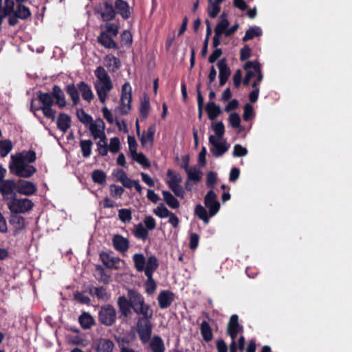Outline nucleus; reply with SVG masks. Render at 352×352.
Returning a JSON list of instances; mask_svg holds the SVG:
<instances>
[{"label": "nucleus", "mask_w": 352, "mask_h": 352, "mask_svg": "<svg viewBox=\"0 0 352 352\" xmlns=\"http://www.w3.org/2000/svg\"><path fill=\"white\" fill-rule=\"evenodd\" d=\"M66 93L69 96L72 100V105L76 106L80 102L79 89L78 85L74 83H69L66 85L65 89Z\"/></svg>", "instance_id": "nucleus-28"}, {"label": "nucleus", "mask_w": 352, "mask_h": 352, "mask_svg": "<svg viewBox=\"0 0 352 352\" xmlns=\"http://www.w3.org/2000/svg\"><path fill=\"white\" fill-rule=\"evenodd\" d=\"M112 243L114 249L122 253L126 252L130 246L129 239L120 234H115L113 236Z\"/></svg>", "instance_id": "nucleus-20"}, {"label": "nucleus", "mask_w": 352, "mask_h": 352, "mask_svg": "<svg viewBox=\"0 0 352 352\" xmlns=\"http://www.w3.org/2000/svg\"><path fill=\"white\" fill-rule=\"evenodd\" d=\"M205 206L209 210V216L214 217L220 210V203L217 200V195L213 190H210L204 197Z\"/></svg>", "instance_id": "nucleus-8"}, {"label": "nucleus", "mask_w": 352, "mask_h": 352, "mask_svg": "<svg viewBox=\"0 0 352 352\" xmlns=\"http://www.w3.org/2000/svg\"><path fill=\"white\" fill-rule=\"evenodd\" d=\"M159 263L157 257L154 255L148 258L146 263L144 274L146 276H153V272L158 268Z\"/></svg>", "instance_id": "nucleus-30"}, {"label": "nucleus", "mask_w": 352, "mask_h": 352, "mask_svg": "<svg viewBox=\"0 0 352 352\" xmlns=\"http://www.w3.org/2000/svg\"><path fill=\"white\" fill-rule=\"evenodd\" d=\"M217 67L219 70V85L223 86L228 81L230 76L231 71L226 63V59L225 58L221 59L218 62Z\"/></svg>", "instance_id": "nucleus-17"}, {"label": "nucleus", "mask_w": 352, "mask_h": 352, "mask_svg": "<svg viewBox=\"0 0 352 352\" xmlns=\"http://www.w3.org/2000/svg\"><path fill=\"white\" fill-rule=\"evenodd\" d=\"M135 268L138 272H145L146 258L142 254L136 253L133 256Z\"/></svg>", "instance_id": "nucleus-39"}, {"label": "nucleus", "mask_w": 352, "mask_h": 352, "mask_svg": "<svg viewBox=\"0 0 352 352\" xmlns=\"http://www.w3.org/2000/svg\"><path fill=\"white\" fill-rule=\"evenodd\" d=\"M206 111L208 114V119L210 120H214L221 113V109L220 107L214 102L210 101L206 104Z\"/></svg>", "instance_id": "nucleus-27"}, {"label": "nucleus", "mask_w": 352, "mask_h": 352, "mask_svg": "<svg viewBox=\"0 0 352 352\" xmlns=\"http://www.w3.org/2000/svg\"><path fill=\"white\" fill-rule=\"evenodd\" d=\"M171 212L163 204H160L153 210V213L161 219L168 217Z\"/></svg>", "instance_id": "nucleus-52"}, {"label": "nucleus", "mask_w": 352, "mask_h": 352, "mask_svg": "<svg viewBox=\"0 0 352 352\" xmlns=\"http://www.w3.org/2000/svg\"><path fill=\"white\" fill-rule=\"evenodd\" d=\"M10 170L17 177L23 178H30L36 172V167L32 165L14 162L10 166Z\"/></svg>", "instance_id": "nucleus-6"}, {"label": "nucleus", "mask_w": 352, "mask_h": 352, "mask_svg": "<svg viewBox=\"0 0 352 352\" xmlns=\"http://www.w3.org/2000/svg\"><path fill=\"white\" fill-rule=\"evenodd\" d=\"M229 122L232 128H238L241 124V118L237 113H232L229 116Z\"/></svg>", "instance_id": "nucleus-63"}, {"label": "nucleus", "mask_w": 352, "mask_h": 352, "mask_svg": "<svg viewBox=\"0 0 352 352\" xmlns=\"http://www.w3.org/2000/svg\"><path fill=\"white\" fill-rule=\"evenodd\" d=\"M72 120L70 116L65 113H60L56 120L58 129L63 133L67 132L70 128Z\"/></svg>", "instance_id": "nucleus-25"}, {"label": "nucleus", "mask_w": 352, "mask_h": 352, "mask_svg": "<svg viewBox=\"0 0 352 352\" xmlns=\"http://www.w3.org/2000/svg\"><path fill=\"white\" fill-rule=\"evenodd\" d=\"M9 221L16 231L23 230L25 226V218L19 214L12 213Z\"/></svg>", "instance_id": "nucleus-31"}, {"label": "nucleus", "mask_w": 352, "mask_h": 352, "mask_svg": "<svg viewBox=\"0 0 352 352\" xmlns=\"http://www.w3.org/2000/svg\"><path fill=\"white\" fill-rule=\"evenodd\" d=\"M16 191L20 195L31 196L36 192L37 187L32 182L20 179L17 182Z\"/></svg>", "instance_id": "nucleus-13"}, {"label": "nucleus", "mask_w": 352, "mask_h": 352, "mask_svg": "<svg viewBox=\"0 0 352 352\" xmlns=\"http://www.w3.org/2000/svg\"><path fill=\"white\" fill-rule=\"evenodd\" d=\"M115 10L124 20H127L131 17V9L129 4L126 1L116 0Z\"/></svg>", "instance_id": "nucleus-19"}, {"label": "nucleus", "mask_w": 352, "mask_h": 352, "mask_svg": "<svg viewBox=\"0 0 352 352\" xmlns=\"http://www.w3.org/2000/svg\"><path fill=\"white\" fill-rule=\"evenodd\" d=\"M212 129L218 138H221L225 133V126L222 121L212 124Z\"/></svg>", "instance_id": "nucleus-56"}, {"label": "nucleus", "mask_w": 352, "mask_h": 352, "mask_svg": "<svg viewBox=\"0 0 352 352\" xmlns=\"http://www.w3.org/2000/svg\"><path fill=\"white\" fill-rule=\"evenodd\" d=\"M209 143L211 144L210 152L215 157H221L229 149L230 145L226 140L219 141L213 135H210Z\"/></svg>", "instance_id": "nucleus-9"}, {"label": "nucleus", "mask_w": 352, "mask_h": 352, "mask_svg": "<svg viewBox=\"0 0 352 352\" xmlns=\"http://www.w3.org/2000/svg\"><path fill=\"white\" fill-rule=\"evenodd\" d=\"M201 88V83L199 82L197 85V106H198V118L199 120L201 119L202 115H203V107H204V99L201 94V92L200 91Z\"/></svg>", "instance_id": "nucleus-47"}, {"label": "nucleus", "mask_w": 352, "mask_h": 352, "mask_svg": "<svg viewBox=\"0 0 352 352\" xmlns=\"http://www.w3.org/2000/svg\"><path fill=\"white\" fill-rule=\"evenodd\" d=\"M94 87L100 102L104 104L108 94L113 89V83H94Z\"/></svg>", "instance_id": "nucleus-18"}, {"label": "nucleus", "mask_w": 352, "mask_h": 352, "mask_svg": "<svg viewBox=\"0 0 352 352\" xmlns=\"http://www.w3.org/2000/svg\"><path fill=\"white\" fill-rule=\"evenodd\" d=\"M98 42L107 49L118 50V43L107 32H102L98 36Z\"/></svg>", "instance_id": "nucleus-21"}, {"label": "nucleus", "mask_w": 352, "mask_h": 352, "mask_svg": "<svg viewBox=\"0 0 352 352\" xmlns=\"http://www.w3.org/2000/svg\"><path fill=\"white\" fill-rule=\"evenodd\" d=\"M175 300V294L170 290H162L160 292L157 300L160 309H166L171 305Z\"/></svg>", "instance_id": "nucleus-16"}, {"label": "nucleus", "mask_w": 352, "mask_h": 352, "mask_svg": "<svg viewBox=\"0 0 352 352\" xmlns=\"http://www.w3.org/2000/svg\"><path fill=\"white\" fill-rule=\"evenodd\" d=\"M111 253L112 252H102L100 254V258L107 268L117 270L118 267L116 264L120 261V259L118 257L111 256Z\"/></svg>", "instance_id": "nucleus-22"}, {"label": "nucleus", "mask_w": 352, "mask_h": 352, "mask_svg": "<svg viewBox=\"0 0 352 352\" xmlns=\"http://www.w3.org/2000/svg\"><path fill=\"white\" fill-rule=\"evenodd\" d=\"M133 234L138 239L145 241L148 237V231L144 227L142 223L134 226Z\"/></svg>", "instance_id": "nucleus-34"}, {"label": "nucleus", "mask_w": 352, "mask_h": 352, "mask_svg": "<svg viewBox=\"0 0 352 352\" xmlns=\"http://www.w3.org/2000/svg\"><path fill=\"white\" fill-rule=\"evenodd\" d=\"M200 331L204 340L208 342L212 340V329L207 321L204 320L201 323Z\"/></svg>", "instance_id": "nucleus-36"}, {"label": "nucleus", "mask_w": 352, "mask_h": 352, "mask_svg": "<svg viewBox=\"0 0 352 352\" xmlns=\"http://www.w3.org/2000/svg\"><path fill=\"white\" fill-rule=\"evenodd\" d=\"M230 25V22L227 19V15L226 13L221 14L220 16V21L217 24L214 28V32H219L220 34H223L225 30L228 28Z\"/></svg>", "instance_id": "nucleus-43"}, {"label": "nucleus", "mask_w": 352, "mask_h": 352, "mask_svg": "<svg viewBox=\"0 0 352 352\" xmlns=\"http://www.w3.org/2000/svg\"><path fill=\"white\" fill-rule=\"evenodd\" d=\"M94 292V294L99 299L107 300L109 299V295L106 292V289L101 287H94L93 288Z\"/></svg>", "instance_id": "nucleus-57"}, {"label": "nucleus", "mask_w": 352, "mask_h": 352, "mask_svg": "<svg viewBox=\"0 0 352 352\" xmlns=\"http://www.w3.org/2000/svg\"><path fill=\"white\" fill-rule=\"evenodd\" d=\"M186 173L188 176L187 180L193 181L195 183L199 182L202 177V172L196 167L190 168Z\"/></svg>", "instance_id": "nucleus-45"}, {"label": "nucleus", "mask_w": 352, "mask_h": 352, "mask_svg": "<svg viewBox=\"0 0 352 352\" xmlns=\"http://www.w3.org/2000/svg\"><path fill=\"white\" fill-rule=\"evenodd\" d=\"M92 145L93 142L91 140H80V146L84 157L87 158L91 155Z\"/></svg>", "instance_id": "nucleus-42"}, {"label": "nucleus", "mask_w": 352, "mask_h": 352, "mask_svg": "<svg viewBox=\"0 0 352 352\" xmlns=\"http://www.w3.org/2000/svg\"><path fill=\"white\" fill-rule=\"evenodd\" d=\"M243 331V327L239 322V316L236 314H232L229 319L227 324L226 333L232 340H235L239 333Z\"/></svg>", "instance_id": "nucleus-11"}, {"label": "nucleus", "mask_w": 352, "mask_h": 352, "mask_svg": "<svg viewBox=\"0 0 352 352\" xmlns=\"http://www.w3.org/2000/svg\"><path fill=\"white\" fill-rule=\"evenodd\" d=\"M14 12L16 14L20 19H27L31 16V12L30 9L23 4H18L16 11Z\"/></svg>", "instance_id": "nucleus-44"}, {"label": "nucleus", "mask_w": 352, "mask_h": 352, "mask_svg": "<svg viewBox=\"0 0 352 352\" xmlns=\"http://www.w3.org/2000/svg\"><path fill=\"white\" fill-rule=\"evenodd\" d=\"M109 151L113 153H118L120 149V142L118 137L112 138L110 140V144L109 147Z\"/></svg>", "instance_id": "nucleus-61"}, {"label": "nucleus", "mask_w": 352, "mask_h": 352, "mask_svg": "<svg viewBox=\"0 0 352 352\" xmlns=\"http://www.w3.org/2000/svg\"><path fill=\"white\" fill-rule=\"evenodd\" d=\"M117 305L120 314L118 318L122 322H126L132 314V308L129 298H127L124 296H120L117 300Z\"/></svg>", "instance_id": "nucleus-10"}, {"label": "nucleus", "mask_w": 352, "mask_h": 352, "mask_svg": "<svg viewBox=\"0 0 352 352\" xmlns=\"http://www.w3.org/2000/svg\"><path fill=\"white\" fill-rule=\"evenodd\" d=\"M8 207L12 213H25L34 207V203L28 198L18 199L12 197L8 201Z\"/></svg>", "instance_id": "nucleus-4"}, {"label": "nucleus", "mask_w": 352, "mask_h": 352, "mask_svg": "<svg viewBox=\"0 0 352 352\" xmlns=\"http://www.w3.org/2000/svg\"><path fill=\"white\" fill-rule=\"evenodd\" d=\"M254 69V72H255V75L256 74V80L255 81L258 82L259 83L263 80V74L261 72V64L258 61H247L244 65L243 69L245 70H248L249 69Z\"/></svg>", "instance_id": "nucleus-29"}, {"label": "nucleus", "mask_w": 352, "mask_h": 352, "mask_svg": "<svg viewBox=\"0 0 352 352\" xmlns=\"http://www.w3.org/2000/svg\"><path fill=\"white\" fill-rule=\"evenodd\" d=\"M262 30L258 26L250 27L248 30H246L244 36L242 40L244 42H246L249 40L254 38L256 36H260L262 35Z\"/></svg>", "instance_id": "nucleus-41"}, {"label": "nucleus", "mask_w": 352, "mask_h": 352, "mask_svg": "<svg viewBox=\"0 0 352 352\" xmlns=\"http://www.w3.org/2000/svg\"><path fill=\"white\" fill-rule=\"evenodd\" d=\"M100 14L102 21H110L115 19L116 12L113 6L110 3L105 1L103 3L102 10L100 12Z\"/></svg>", "instance_id": "nucleus-24"}, {"label": "nucleus", "mask_w": 352, "mask_h": 352, "mask_svg": "<svg viewBox=\"0 0 352 352\" xmlns=\"http://www.w3.org/2000/svg\"><path fill=\"white\" fill-rule=\"evenodd\" d=\"M166 175L170 178L168 185H174L182 182V179L179 174L175 173L173 170L168 169Z\"/></svg>", "instance_id": "nucleus-53"}, {"label": "nucleus", "mask_w": 352, "mask_h": 352, "mask_svg": "<svg viewBox=\"0 0 352 352\" xmlns=\"http://www.w3.org/2000/svg\"><path fill=\"white\" fill-rule=\"evenodd\" d=\"M78 322L84 329H89L94 324V318L87 312H83L78 318Z\"/></svg>", "instance_id": "nucleus-33"}, {"label": "nucleus", "mask_w": 352, "mask_h": 352, "mask_svg": "<svg viewBox=\"0 0 352 352\" xmlns=\"http://www.w3.org/2000/svg\"><path fill=\"white\" fill-rule=\"evenodd\" d=\"M219 4V3L213 1L212 0H209L208 12L210 17L214 19L218 15L221 10Z\"/></svg>", "instance_id": "nucleus-48"}, {"label": "nucleus", "mask_w": 352, "mask_h": 352, "mask_svg": "<svg viewBox=\"0 0 352 352\" xmlns=\"http://www.w3.org/2000/svg\"><path fill=\"white\" fill-rule=\"evenodd\" d=\"M145 284L146 292L148 294H152L156 289L157 285L155 281L153 278V276H148Z\"/></svg>", "instance_id": "nucleus-59"}, {"label": "nucleus", "mask_w": 352, "mask_h": 352, "mask_svg": "<svg viewBox=\"0 0 352 352\" xmlns=\"http://www.w3.org/2000/svg\"><path fill=\"white\" fill-rule=\"evenodd\" d=\"M195 214L199 219L202 220L204 223L208 224L209 223L210 217L209 216V211L208 212L201 204H198L195 206Z\"/></svg>", "instance_id": "nucleus-38"}, {"label": "nucleus", "mask_w": 352, "mask_h": 352, "mask_svg": "<svg viewBox=\"0 0 352 352\" xmlns=\"http://www.w3.org/2000/svg\"><path fill=\"white\" fill-rule=\"evenodd\" d=\"M254 115V109L253 107L249 104L247 103L244 105L243 107V118L245 121H249Z\"/></svg>", "instance_id": "nucleus-60"}, {"label": "nucleus", "mask_w": 352, "mask_h": 352, "mask_svg": "<svg viewBox=\"0 0 352 352\" xmlns=\"http://www.w3.org/2000/svg\"><path fill=\"white\" fill-rule=\"evenodd\" d=\"M11 158L14 162L30 164L36 161V155L33 150L23 151L16 156L12 155Z\"/></svg>", "instance_id": "nucleus-14"}, {"label": "nucleus", "mask_w": 352, "mask_h": 352, "mask_svg": "<svg viewBox=\"0 0 352 352\" xmlns=\"http://www.w3.org/2000/svg\"><path fill=\"white\" fill-rule=\"evenodd\" d=\"M115 348L113 342L107 338H100L96 342V352H113Z\"/></svg>", "instance_id": "nucleus-23"}, {"label": "nucleus", "mask_w": 352, "mask_h": 352, "mask_svg": "<svg viewBox=\"0 0 352 352\" xmlns=\"http://www.w3.org/2000/svg\"><path fill=\"white\" fill-rule=\"evenodd\" d=\"M153 311L142 316L137 321V331L141 342L143 344L147 343L151 337L152 324L150 320L153 318Z\"/></svg>", "instance_id": "nucleus-3"}, {"label": "nucleus", "mask_w": 352, "mask_h": 352, "mask_svg": "<svg viewBox=\"0 0 352 352\" xmlns=\"http://www.w3.org/2000/svg\"><path fill=\"white\" fill-rule=\"evenodd\" d=\"M217 182V173L213 171H210L208 173L206 176V186L210 190H213L214 188L215 184Z\"/></svg>", "instance_id": "nucleus-54"}, {"label": "nucleus", "mask_w": 352, "mask_h": 352, "mask_svg": "<svg viewBox=\"0 0 352 352\" xmlns=\"http://www.w3.org/2000/svg\"><path fill=\"white\" fill-rule=\"evenodd\" d=\"M127 296L131 308L137 315L147 316L148 314L153 311L151 306L145 302L144 297L140 292L129 289Z\"/></svg>", "instance_id": "nucleus-2"}, {"label": "nucleus", "mask_w": 352, "mask_h": 352, "mask_svg": "<svg viewBox=\"0 0 352 352\" xmlns=\"http://www.w3.org/2000/svg\"><path fill=\"white\" fill-rule=\"evenodd\" d=\"M110 195L113 197L121 198L124 190L122 187L117 186L116 184H111L109 186Z\"/></svg>", "instance_id": "nucleus-58"}, {"label": "nucleus", "mask_w": 352, "mask_h": 352, "mask_svg": "<svg viewBox=\"0 0 352 352\" xmlns=\"http://www.w3.org/2000/svg\"><path fill=\"white\" fill-rule=\"evenodd\" d=\"M78 88L79 91L81 93L83 100L90 102L94 99V95L90 85H89L87 83L84 81H80L78 84Z\"/></svg>", "instance_id": "nucleus-26"}, {"label": "nucleus", "mask_w": 352, "mask_h": 352, "mask_svg": "<svg viewBox=\"0 0 352 352\" xmlns=\"http://www.w3.org/2000/svg\"><path fill=\"white\" fill-rule=\"evenodd\" d=\"M131 155L133 160H134L138 164H141L144 168H148L150 166V163L148 159L142 153L135 152Z\"/></svg>", "instance_id": "nucleus-49"}, {"label": "nucleus", "mask_w": 352, "mask_h": 352, "mask_svg": "<svg viewBox=\"0 0 352 352\" xmlns=\"http://www.w3.org/2000/svg\"><path fill=\"white\" fill-rule=\"evenodd\" d=\"M248 154V150L241 144H235L232 155L234 157H243Z\"/></svg>", "instance_id": "nucleus-64"}, {"label": "nucleus", "mask_w": 352, "mask_h": 352, "mask_svg": "<svg viewBox=\"0 0 352 352\" xmlns=\"http://www.w3.org/2000/svg\"><path fill=\"white\" fill-rule=\"evenodd\" d=\"M91 178L94 183L104 185L107 182V175L102 170H94L91 173Z\"/></svg>", "instance_id": "nucleus-40"}, {"label": "nucleus", "mask_w": 352, "mask_h": 352, "mask_svg": "<svg viewBox=\"0 0 352 352\" xmlns=\"http://www.w3.org/2000/svg\"><path fill=\"white\" fill-rule=\"evenodd\" d=\"M106 31L111 37L116 36L119 32V27L117 24L107 23L105 25Z\"/></svg>", "instance_id": "nucleus-62"}, {"label": "nucleus", "mask_w": 352, "mask_h": 352, "mask_svg": "<svg viewBox=\"0 0 352 352\" xmlns=\"http://www.w3.org/2000/svg\"><path fill=\"white\" fill-rule=\"evenodd\" d=\"M132 101L131 87L129 82H126L122 87L120 98V112L122 115H126L131 110Z\"/></svg>", "instance_id": "nucleus-7"}, {"label": "nucleus", "mask_w": 352, "mask_h": 352, "mask_svg": "<svg viewBox=\"0 0 352 352\" xmlns=\"http://www.w3.org/2000/svg\"><path fill=\"white\" fill-rule=\"evenodd\" d=\"M163 199L166 204L172 209H177L179 208V201L167 190L162 191Z\"/></svg>", "instance_id": "nucleus-35"}, {"label": "nucleus", "mask_w": 352, "mask_h": 352, "mask_svg": "<svg viewBox=\"0 0 352 352\" xmlns=\"http://www.w3.org/2000/svg\"><path fill=\"white\" fill-rule=\"evenodd\" d=\"M155 133V125H150L146 131H144L142 134L139 138L142 147H146L148 145L149 148L153 146L154 143V135Z\"/></svg>", "instance_id": "nucleus-15"}, {"label": "nucleus", "mask_w": 352, "mask_h": 352, "mask_svg": "<svg viewBox=\"0 0 352 352\" xmlns=\"http://www.w3.org/2000/svg\"><path fill=\"white\" fill-rule=\"evenodd\" d=\"M12 149V143L10 140H1L0 141V155L2 157H4L8 155V154Z\"/></svg>", "instance_id": "nucleus-46"}, {"label": "nucleus", "mask_w": 352, "mask_h": 352, "mask_svg": "<svg viewBox=\"0 0 352 352\" xmlns=\"http://www.w3.org/2000/svg\"><path fill=\"white\" fill-rule=\"evenodd\" d=\"M17 182L12 179H4L0 183V193L5 200L10 199L8 196H16L15 190H16Z\"/></svg>", "instance_id": "nucleus-12"}, {"label": "nucleus", "mask_w": 352, "mask_h": 352, "mask_svg": "<svg viewBox=\"0 0 352 352\" xmlns=\"http://www.w3.org/2000/svg\"><path fill=\"white\" fill-rule=\"evenodd\" d=\"M76 116L80 120V122H82L84 124H89L93 122L92 117L87 113L84 109H78L76 111Z\"/></svg>", "instance_id": "nucleus-51"}, {"label": "nucleus", "mask_w": 352, "mask_h": 352, "mask_svg": "<svg viewBox=\"0 0 352 352\" xmlns=\"http://www.w3.org/2000/svg\"><path fill=\"white\" fill-rule=\"evenodd\" d=\"M150 348L153 352H164L165 346L163 340L158 336H154L151 342Z\"/></svg>", "instance_id": "nucleus-37"}, {"label": "nucleus", "mask_w": 352, "mask_h": 352, "mask_svg": "<svg viewBox=\"0 0 352 352\" xmlns=\"http://www.w3.org/2000/svg\"><path fill=\"white\" fill-rule=\"evenodd\" d=\"M150 109V101L148 98H144V100L141 102L140 114L142 120L147 118Z\"/></svg>", "instance_id": "nucleus-50"}, {"label": "nucleus", "mask_w": 352, "mask_h": 352, "mask_svg": "<svg viewBox=\"0 0 352 352\" xmlns=\"http://www.w3.org/2000/svg\"><path fill=\"white\" fill-rule=\"evenodd\" d=\"M118 217L123 223L129 222L132 219L131 211L129 209L122 208L118 210Z\"/></svg>", "instance_id": "nucleus-55"}, {"label": "nucleus", "mask_w": 352, "mask_h": 352, "mask_svg": "<svg viewBox=\"0 0 352 352\" xmlns=\"http://www.w3.org/2000/svg\"><path fill=\"white\" fill-rule=\"evenodd\" d=\"M37 98L41 103V107H38L37 109H41L43 116L52 120L56 118V111L52 108V105L55 104L58 108L63 109L67 104L65 94L60 87L57 85L53 86L50 93L38 91Z\"/></svg>", "instance_id": "nucleus-1"}, {"label": "nucleus", "mask_w": 352, "mask_h": 352, "mask_svg": "<svg viewBox=\"0 0 352 352\" xmlns=\"http://www.w3.org/2000/svg\"><path fill=\"white\" fill-rule=\"evenodd\" d=\"M117 319L116 310L112 305H102L98 311L99 322L107 327L113 325Z\"/></svg>", "instance_id": "nucleus-5"}, {"label": "nucleus", "mask_w": 352, "mask_h": 352, "mask_svg": "<svg viewBox=\"0 0 352 352\" xmlns=\"http://www.w3.org/2000/svg\"><path fill=\"white\" fill-rule=\"evenodd\" d=\"M97 80L95 83H108L112 82L109 75L104 68L102 66H98L94 71Z\"/></svg>", "instance_id": "nucleus-32"}]
</instances>
